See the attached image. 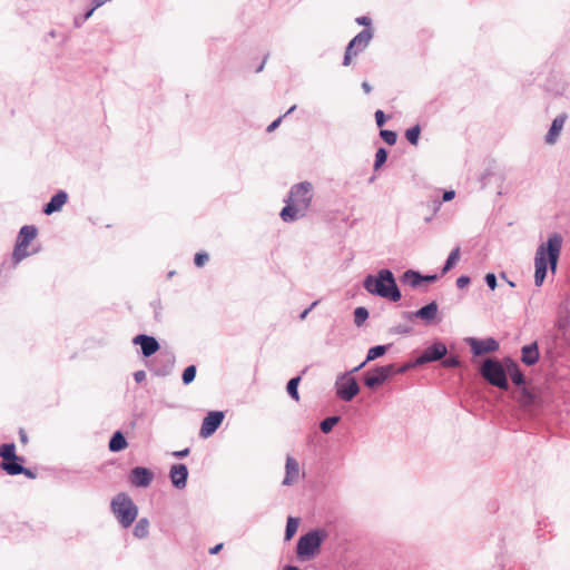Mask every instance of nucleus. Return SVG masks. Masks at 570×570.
<instances>
[{"instance_id":"nucleus-1","label":"nucleus","mask_w":570,"mask_h":570,"mask_svg":"<svg viewBox=\"0 0 570 570\" xmlns=\"http://www.w3.org/2000/svg\"><path fill=\"white\" fill-rule=\"evenodd\" d=\"M563 237L560 233H552L547 240L541 243L534 256V285L542 286L548 269L556 273L562 249Z\"/></svg>"},{"instance_id":"nucleus-2","label":"nucleus","mask_w":570,"mask_h":570,"mask_svg":"<svg viewBox=\"0 0 570 570\" xmlns=\"http://www.w3.org/2000/svg\"><path fill=\"white\" fill-rule=\"evenodd\" d=\"M362 285L368 294L390 302L396 303L402 298L401 289L390 268H381L376 274H367L363 278Z\"/></svg>"},{"instance_id":"nucleus-3","label":"nucleus","mask_w":570,"mask_h":570,"mask_svg":"<svg viewBox=\"0 0 570 570\" xmlns=\"http://www.w3.org/2000/svg\"><path fill=\"white\" fill-rule=\"evenodd\" d=\"M552 394L547 387L523 386L520 391L519 405L529 417H538L551 404Z\"/></svg>"},{"instance_id":"nucleus-4","label":"nucleus","mask_w":570,"mask_h":570,"mask_svg":"<svg viewBox=\"0 0 570 570\" xmlns=\"http://www.w3.org/2000/svg\"><path fill=\"white\" fill-rule=\"evenodd\" d=\"M327 538L325 529L316 528L302 534L296 543V557L299 561H309L314 559Z\"/></svg>"},{"instance_id":"nucleus-5","label":"nucleus","mask_w":570,"mask_h":570,"mask_svg":"<svg viewBox=\"0 0 570 570\" xmlns=\"http://www.w3.org/2000/svg\"><path fill=\"white\" fill-rule=\"evenodd\" d=\"M110 510L124 529L132 525L139 512L137 504L126 492H119L111 499Z\"/></svg>"},{"instance_id":"nucleus-6","label":"nucleus","mask_w":570,"mask_h":570,"mask_svg":"<svg viewBox=\"0 0 570 570\" xmlns=\"http://www.w3.org/2000/svg\"><path fill=\"white\" fill-rule=\"evenodd\" d=\"M480 373L492 386L503 391L509 390L508 366L504 363V357L502 360L497 357L487 358L481 366Z\"/></svg>"},{"instance_id":"nucleus-7","label":"nucleus","mask_w":570,"mask_h":570,"mask_svg":"<svg viewBox=\"0 0 570 570\" xmlns=\"http://www.w3.org/2000/svg\"><path fill=\"white\" fill-rule=\"evenodd\" d=\"M38 236V228L35 225H23L18 232L14 247L12 250L11 261L13 266L18 265L22 259L29 255L37 253L38 249L29 252L28 247L32 240Z\"/></svg>"},{"instance_id":"nucleus-8","label":"nucleus","mask_w":570,"mask_h":570,"mask_svg":"<svg viewBox=\"0 0 570 570\" xmlns=\"http://www.w3.org/2000/svg\"><path fill=\"white\" fill-rule=\"evenodd\" d=\"M374 37V30L372 28H364L356 36H354L345 47L344 58L342 65L347 67L352 62V58L363 52L370 41Z\"/></svg>"},{"instance_id":"nucleus-9","label":"nucleus","mask_w":570,"mask_h":570,"mask_svg":"<svg viewBox=\"0 0 570 570\" xmlns=\"http://www.w3.org/2000/svg\"><path fill=\"white\" fill-rule=\"evenodd\" d=\"M175 354L169 350L160 351L155 357L146 361V366L156 376H168L175 366Z\"/></svg>"},{"instance_id":"nucleus-10","label":"nucleus","mask_w":570,"mask_h":570,"mask_svg":"<svg viewBox=\"0 0 570 570\" xmlns=\"http://www.w3.org/2000/svg\"><path fill=\"white\" fill-rule=\"evenodd\" d=\"M336 396L344 402H351L361 391L354 376L338 374L334 384Z\"/></svg>"},{"instance_id":"nucleus-11","label":"nucleus","mask_w":570,"mask_h":570,"mask_svg":"<svg viewBox=\"0 0 570 570\" xmlns=\"http://www.w3.org/2000/svg\"><path fill=\"white\" fill-rule=\"evenodd\" d=\"M391 380V371L385 365H374L362 375L363 384L371 391H376L380 386Z\"/></svg>"},{"instance_id":"nucleus-12","label":"nucleus","mask_w":570,"mask_h":570,"mask_svg":"<svg viewBox=\"0 0 570 570\" xmlns=\"http://www.w3.org/2000/svg\"><path fill=\"white\" fill-rule=\"evenodd\" d=\"M312 188L313 186L309 181H301L291 187L286 198L301 206L303 212H306L312 204Z\"/></svg>"},{"instance_id":"nucleus-13","label":"nucleus","mask_w":570,"mask_h":570,"mask_svg":"<svg viewBox=\"0 0 570 570\" xmlns=\"http://www.w3.org/2000/svg\"><path fill=\"white\" fill-rule=\"evenodd\" d=\"M446 345L440 340H434L417 357L414 358L419 367H421L425 364L440 361L446 355Z\"/></svg>"},{"instance_id":"nucleus-14","label":"nucleus","mask_w":570,"mask_h":570,"mask_svg":"<svg viewBox=\"0 0 570 570\" xmlns=\"http://www.w3.org/2000/svg\"><path fill=\"white\" fill-rule=\"evenodd\" d=\"M464 342L470 346L473 356H481L488 353H494L500 348L499 341L494 337H465Z\"/></svg>"},{"instance_id":"nucleus-15","label":"nucleus","mask_w":570,"mask_h":570,"mask_svg":"<svg viewBox=\"0 0 570 570\" xmlns=\"http://www.w3.org/2000/svg\"><path fill=\"white\" fill-rule=\"evenodd\" d=\"M224 419V411H209L202 421L199 436L208 439L214 435V433L220 428Z\"/></svg>"},{"instance_id":"nucleus-16","label":"nucleus","mask_w":570,"mask_h":570,"mask_svg":"<svg viewBox=\"0 0 570 570\" xmlns=\"http://www.w3.org/2000/svg\"><path fill=\"white\" fill-rule=\"evenodd\" d=\"M132 344L140 347V354L144 358H149L160 351L158 340L148 334H137L132 338Z\"/></svg>"},{"instance_id":"nucleus-17","label":"nucleus","mask_w":570,"mask_h":570,"mask_svg":"<svg viewBox=\"0 0 570 570\" xmlns=\"http://www.w3.org/2000/svg\"><path fill=\"white\" fill-rule=\"evenodd\" d=\"M155 478V473L146 466L137 465L130 470L129 482L136 488H148Z\"/></svg>"},{"instance_id":"nucleus-18","label":"nucleus","mask_w":570,"mask_h":570,"mask_svg":"<svg viewBox=\"0 0 570 570\" xmlns=\"http://www.w3.org/2000/svg\"><path fill=\"white\" fill-rule=\"evenodd\" d=\"M415 318L421 320L425 325H432L440 321L439 315V305L436 301H431L430 303L423 305L419 309L413 312Z\"/></svg>"},{"instance_id":"nucleus-19","label":"nucleus","mask_w":570,"mask_h":570,"mask_svg":"<svg viewBox=\"0 0 570 570\" xmlns=\"http://www.w3.org/2000/svg\"><path fill=\"white\" fill-rule=\"evenodd\" d=\"M188 468L185 463H175L169 469V480L177 490H183L188 481Z\"/></svg>"},{"instance_id":"nucleus-20","label":"nucleus","mask_w":570,"mask_h":570,"mask_svg":"<svg viewBox=\"0 0 570 570\" xmlns=\"http://www.w3.org/2000/svg\"><path fill=\"white\" fill-rule=\"evenodd\" d=\"M68 198H69V196L66 190H63V189L57 190L50 197L49 202H47L42 206V213L45 215L49 216V215L60 212L62 209V207L67 204Z\"/></svg>"},{"instance_id":"nucleus-21","label":"nucleus","mask_w":570,"mask_h":570,"mask_svg":"<svg viewBox=\"0 0 570 570\" xmlns=\"http://www.w3.org/2000/svg\"><path fill=\"white\" fill-rule=\"evenodd\" d=\"M504 363L508 366V379L510 377L512 383L520 389V391L525 385V375L522 372L518 362L511 356H504Z\"/></svg>"},{"instance_id":"nucleus-22","label":"nucleus","mask_w":570,"mask_h":570,"mask_svg":"<svg viewBox=\"0 0 570 570\" xmlns=\"http://www.w3.org/2000/svg\"><path fill=\"white\" fill-rule=\"evenodd\" d=\"M520 360L527 366L535 365L541 357L539 344L537 341L523 345L520 350Z\"/></svg>"},{"instance_id":"nucleus-23","label":"nucleus","mask_w":570,"mask_h":570,"mask_svg":"<svg viewBox=\"0 0 570 570\" xmlns=\"http://www.w3.org/2000/svg\"><path fill=\"white\" fill-rule=\"evenodd\" d=\"M285 206L282 208L279 213V217L285 223L296 222L299 217L305 215L302 207L289 200L288 198L284 199Z\"/></svg>"},{"instance_id":"nucleus-24","label":"nucleus","mask_w":570,"mask_h":570,"mask_svg":"<svg viewBox=\"0 0 570 570\" xmlns=\"http://www.w3.org/2000/svg\"><path fill=\"white\" fill-rule=\"evenodd\" d=\"M567 119H568V115L566 112H562V114H559L552 120V122L549 127V130L544 137L546 144L553 145L557 142Z\"/></svg>"},{"instance_id":"nucleus-25","label":"nucleus","mask_w":570,"mask_h":570,"mask_svg":"<svg viewBox=\"0 0 570 570\" xmlns=\"http://www.w3.org/2000/svg\"><path fill=\"white\" fill-rule=\"evenodd\" d=\"M299 465L298 462L291 455H287L285 463V476L283 479V485H292L298 478Z\"/></svg>"},{"instance_id":"nucleus-26","label":"nucleus","mask_w":570,"mask_h":570,"mask_svg":"<svg viewBox=\"0 0 570 570\" xmlns=\"http://www.w3.org/2000/svg\"><path fill=\"white\" fill-rule=\"evenodd\" d=\"M24 462V456L17 455V459L0 461V469L10 476L20 475V469H22Z\"/></svg>"},{"instance_id":"nucleus-27","label":"nucleus","mask_w":570,"mask_h":570,"mask_svg":"<svg viewBox=\"0 0 570 570\" xmlns=\"http://www.w3.org/2000/svg\"><path fill=\"white\" fill-rule=\"evenodd\" d=\"M400 281L404 285H409L412 288H419L423 285L422 273L416 269L409 268L400 277Z\"/></svg>"},{"instance_id":"nucleus-28","label":"nucleus","mask_w":570,"mask_h":570,"mask_svg":"<svg viewBox=\"0 0 570 570\" xmlns=\"http://www.w3.org/2000/svg\"><path fill=\"white\" fill-rule=\"evenodd\" d=\"M127 448H128V441H127L125 434L120 430L115 431L111 434L109 442H108L109 451L117 453V452L124 451Z\"/></svg>"},{"instance_id":"nucleus-29","label":"nucleus","mask_w":570,"mask_h":570,"mask_svg":"<svg viewBox=\"0 0 570 570\" xmlns=\"http://www.w3.org/2000/svg\"><path fill=\"white\" fill-rule=\"evenodd\" d=\"M460 257H461V248L460 246H455L449 254V256L446 257L442 268H441V276H444L445 274H448L452 268L455 267V265L458 264V262L460 261Z\"/></svg>"},{"instance_id":"nucleus-30","label":"nucleus","mask_w":570,"mask_h":570,"mask_svg":"<svg viewBox=\"0 0 570 570\" xmlns=\"http://www.w3.org/2000/svg\"><path fill=\"white\" fill-rule=\"evenodd\" d=\"M386 366L391 371V379L395 375L404 374L413 368H417L419 365L416 364L415 358L410 360L406 363H403L402 365H395L393 363L386 364Z\"/></svg>"},{"instance_id":"nucleus-31","label":"nucleus","mask_w":570,"mask_h":570,"mask_svg":"<svg viewBox=\"0 0 570 570\" xmlns=\"http://www.w3.org/2000/svg\"><path fill=\"white\" fill-rule=\"evenodd\" d=\"M391 346L392 344H382L370 347L366 353L365 362H372L384 356Z\"/></svg>"},{"instance_id":"nucleus-32","label":"nucleus","mask_w":570,"mask_h":570,"mask_svg":"<svg viewBox=\"0 0 570 570\" xmlns=\"http://www.w3.org/2000/svg\"><path fill=\"white\" fill-rule=\"evenodd\" d=\"M132 534L137 539H145L149 534V520L147 518H140L134 529Z\"/></svg>"},{"instance_id":"nucleus-33","label":"nucleus","mask_w":570,"mask_h":570,"mask_svg":"<svg viewBox=\"0 0 570 570\" xmlns=\"http://www.w3.org/2000/svg\"><path fill=\"white\" fill-rule=\"evenodd\" d=\"M299 527V518L288 517L286 521L284 541H289L294 538Z\"/></svg>"},{"instance_id":"nucleus-34","label":"nucleus","mask_w":570,"mask_h":570,"mask_svg":"<svg viewBox=\"0 0 570 570\" xmlns=\"http://www.w3.org/2000/svg\"><path fill=\"white\" fill-rule=\"evenodd\" d=\"M301 381H302V375H296V376H293L292 379H289L286 384V392H287L288 396L294 401L299 400L298 385H299Z\"/></svg>"},{"instance_id":"nucleus-35","label":"nucleus","mask_w":570,"mask_h":570,"mask_svg":"<svg viewBox=\"0 0 570 570\" xmlns=\"http://www.w3.org/2000/svg\"><path fill=\"white\" fill-rule=\"evenodd\" d=\"M17 448L13 442L2 443L0 445V458L1 461H8L17 459Z\"/></svg>"},{"instance_id":"nucleus-36","label":"nucleus","mask_w":570,"mask_h":570,"mask_svg":"<svg viewBox=\"0 0 570 570\" xmlns=\"http://www.w3.org/2000/svg\"><path fill=\"white\" fill-rule=\"evenodd\" d=\"M422 128L420 124H415L414 126L407 128L404 132L405 139L412 146H417Z\"/></svg>"},{"instance_id":"nucleus-37","label":"nucleus","mask_w":570,"mask_h":570,"mask_svg":"<svg viewBox=\"0 0 570 570\" xmlns=\"http://www.w3.org/2000/svg\"><path fill=\"white\" fill-rule=\"evenodd\" d=\"M389 150L384 147H379L375 153L373 170L379 171L386 164Z\"/></svg>"},{"instance_id":"nucleus-38","label":"nucleus","mask_w":570,"mask_h":570,"mask_svg":"<svg viewBox=\"0 0 570 570\" xmlns=\"http://www.w3.org/2000/svg\"><path fill=\"white\" fill-rule=\"evenodd\" d=\"M341 416L340 415H331L326 416L324 420L320 423V430L324 434H328L333 431L334 426L340 422Z\"/></svg>"},{"instance_id":"nucleus-39","label":"nucleus","mask_w":570,"mask_h":570,"mask_svg":"<svg viewBox=\"0 0 570 570\" xmlns=\"http://www.w3.org/2000/svg\"><path fill=\"white\" fill-rule=\"evenodd\" d=\"M368 316H370L368 309L364 306H357L353 311L354 324L357 327L363 326L365 324V322L367 321Z\"/></svg>"},{"instance_id":"nucleus-40","label":"nucleus","mask_w":570,"mask_h":570,"mask_svg":"<svg viewBox=\"0 0 570 570\" xmlns=\"http://www.w3.org/2000/svg\"><path fill=\"white\" fill-rule=\"evenodd\" d=\"M197 374V367L194 364L188 365L185 367L181 374V382L184 385H189L195 381Z\"/></svg>"},{"instance_id":"nucleus-41","label":"nucleus","mask_w":570,"mask_h":570,"mask_svg":"<svg viewBox=\"0 0 570 570\" xmlns=\"http://www.w3.org/2000/svg\"><path fill=\"white\" fill-rule=\"evenodd\" d=\"M440 361H441V365L445 368H458L461 365V361H460L459 356L455 354H451V355L446 354Z\"/></svg>"},{"instance_id":"nucleus-42","label":"nucleus","mask_w":570,"mask_h":570,"mask_svg":"<svg viewBox=\"0 0 570 570\" xmlns=\"http://www.w3.org/2000/svg\"><path fill=\"white\" fill-rule=\"evenodd\" d=\"M380 137L389 146H393L397 141V132L390 129H380Z\"/></svg>"},{"instance_id":"nucleus-43","label":"nucleus","mask_w":570,"mask_h":570,"mask_svg":"<svg viewBox=\"0 0 570 570\" xmlns=\"http://www.w3.org/2000/svg\"><path fill=\"white\" fill-rule=\"evenodd\" d=\"M208 261L209 255L204 250L197 252L194 256V264L196 267H203Z\"/></svg>"},{"instance_id":"nucleus-44","label":"nucleus","mask_w":570,"mask_h":570,"mask_svg":"<svg viewBox=\"0 0 570 570\" xmlns=\"http://www.w3.org/2000/svg\"><path fill=\"white\" fill-rule=\"evenodd\" d=\"M376 126L382 129V127L386 124V121L390 119V116L386 115L383 110L377 109L374 114Z\"/></svg>"},{"instance_id":"nucleus-45","label":"nucleus","mask_w":570,"mask_h":570,"mask_svg":"<svg viewBox=\"0 0 570 570\" xmlns=\"http://www.w3.org/2000/svg\"><path fill=\"white\" fill-rule=\"evenodd\" d=\"M484 282L491 291H494L498 286V278L494 273H487L484 276Z\"/></svg>"},{"instance_id":"nucleus-46","label":"nucleus","mask_w":570,"mask_h":570,"mask_svg":"<svg viewBox=\"0 0 570 570\" xmlns=\"http://www.w3.org/2000/svg\"><path fill=\"white\" fill-rule=\"evenodd\" d=\"M494 176V171L492 167H488L484 173L480 177L481 187L484 188L489 183L490 178Z\"/></svg>"},{"instance_id":"nucleus-47","label":"nucleus","mask_w":570,"mask_h":570,"mask_svg":"<svg viewBox=\"0 0 570 570\" xmlns=\"http://www.w3.org/2000/svg\"><path fill=\"white\" fill-rule=\"evenodd\" d=\"M471 283V277L469 275H461L456 278V287L459 289H464L466 288Z\"/></svg>"},{"instance_id":"nucleus-48","label":"nucleus","mask_w":570,"mask_h":570,"mask_svg":"<svg viewBox=\"0 0 570 570\" xmlns=\"http://www.w3.org/2000/svg\"><path fill=\"white\" fill-rule=\"evenodd\" d=\"M441 205H442V200H440L439 197H434L426 204L428 208L431 209L432 214H434V215L440 210Z\"/></svg>"},{"instance_id":"nucleus-49","label":"nucleus","mask_w":570,"mask_h":570,"mask_svg":"<svg viewBox=\"0 0 570 570\" xmlns=\"http://www.w3.org/2000/svg\"><path fill=\"white\" fill-rule=\"evenodd\" d=\"M554 360H556V352L553 351V348L550 347L544 352L543 363H549L550 365H553Z\"/></svg>"},{"instance_id":"nucleus-50","label":"nucleus","mask_w":570,"mask_h":570,"mask_svg":"<svg viewBox=\"0 0 570 570\" xmlns=\"http://www.w3.org/2000/svg\"><path fill=\"white\" fill-rule=\"evenodd\" d=\"M411 332V327L404 324H399L391 328V333L394 334H409Z\"/></svg>"},{"instance_id":"nucleus-51","label":"nucleus","mask_w":570,"mask_h":570,"mask_svg":"<svg viewBox=\"0 0 570 570\" xmlns=\"http://www.w3.org/2000/svg\"><path fill=\"white\" fill-rule=\"evenodd\" d=\"M441 274H422V282L423 284H433L435 283Z\"/></svg>"},{"instance_id":"nucleus-52","label":"nucleus","mask_w":570,"mask_h":570,"mask_svg":"<svg viewBox=\"0 0 570 570\" xmlns=\"http://www.w3.org/2000/svg\"><path fill=\"white\" fill-rule=\"evenodd\" d=\"M356 23L364 26V28H372V19L367 16H361L355 19Z\"/></svg>"},{"instance_id":"nucleus-53","label":"nucleus","mask_w":570,"mask_h":570,"mask_svg":"<svg viewBox=\"0 0 570 570\" xmlns=\"http://www.w3.org/2000/svg\"><path fill=\"white\" fill-rule=\"evenodd\" d=\"M284 119V116H279L278 118H276L275 120H273L266 128V131L267 132H273L274 130H276L279 125L282 124Z\"/></svg>"},{"instance_id":"nucleus-54","label":"nucleus","mask_w":570,"mask_h":570,"mask_svg":"<svg viewBox=\"0 0 570 570\" xmlns=\"http://www.w3.org/2000/svg\"><path fill=\"white\" fill-rule=\"evenodd\" d=\"M317 304H318V301H314L308 307H306L304 311H302L298 315L299 321H304Z\"/></svg>"},{"instance_id":"nucleus-55","label":"nucleus","mask_w":570,"mask_h":570,"mask_svg":"<svg viewBox=\"0 0 570 570\" xmlns=\"http://www.w3.org/2000/svg\"><path fill=\"white\" fill-rule=\"evenodd\" d=\"M190 453V449L189 448H185L183 450H178V451H174L171 453V455L176 459H185L186 456H188Z\"/></svg>"},{"instance_id":"nucleus-56","label":"nucleus","mask_w":570,"mask_h":570,"mask_svg":"<svg viewBox=\"0 0 570 570\" xmlns=\"http://www.w3.org/2000/svg\"><path fill=\"white\" fill-rule=\"evenodd\" d=\"M454 197H455V191L453 189H449V190L443 191L442 198H440V200H442V204H443L446 202H451Z\"/></svg>"},{"instance_id":"nucleus-57","label":"nucleus","mask_w":570,"mask_h":570,"mask_svg":"<svg viewBox=\"0 0 570 570\" xmlns=\"http://www.w3.org/2000/svg\"><path fill=\"white\" fill-rule=\"evenodd\" d=\"M20 470H21V471H20V474H22V475L27 476L28 479L33 480V479H36V478H37V473H36L33 470H31L30 468H26V466L23 465V466H22V469H20Z\"/></svg>"},{"instance_id":"nucleus-58","label":"nucleus","mask_w":570,"mask_h":570,"mask_svg":"<svg viewBox=\"0 0 570 570\" xmlns=\"http://www.w3.org/2000/svg\"><path fill=\"white\" fill-rule=\"evenodd\" d=\"M150 305L154 307L155 318L157 321H160V309H161L160 299L151 302Z\"/></svg>"},{"instance_id":"nucleus-59","label":"nucleus","mask_w":570,"mask_h":570,"mask_svg":"<svg viewBox=\"0 0 570 570\" xmlns=\"http://www.w3.org/2000/svg\"><path fill=\"white\" fill-rule=\"evenodd\" d=\"M134 380L138 384L142 383L146 380V372L142 370L136 371L134 373Z\"/></svg>"},{"instance_id":"nucleus-60","label":"nucleus","mask_w":570,"mask_h":570,"mask_svg":"<svg viewBox=\"0 0 570 570\" xmlns=\"http://www.w3.org/2000/svg\"><path fill=\"white\" fill-rule=\"evenodd\" d=\"M368 362H365V360L358 364L357 366L353 367L352 370L344 372L343 374H350V376H354V374L358 373Z\"/></svg>"},{"instance_id":"nucleus-61","label":"nucleus","mask_w":570,"mask_h":570,"mask_svg":"<svg viewBox=\"0 0 570 570\" xmlns=\"http://www.w3.org/2000/svg\"><path fill=\"white\" fill-rule=\"evenodd\" d=\"M569 323H570L569 318H559L558 320L559 330L564 331L567 328V326L569 325Z\"/></svg>"},{"instance_id":"nucleus-62","label":"nucleus","mask_w":570,"mask_h":570,"mask_svg":"<svg viewBox=\"0 0 570 570\" xmlns=\"http://www.w3.org/2000/svg\"><path fill=\"white\" fill-rule=\"evenodd\" d=\"M223 547H224V543H222V542L217 543L214 547H212L208 552H209V554H217L223 549Z\"/></svg>"},{"instance_id":"nucleus-63","label":"nucleus","mask_w":570,"mask_h":570,"mask_svg":"<svg viewBox=\"0 0 570 570\" xmlns=\"http://www.w3.org/2000/svg\"><path fill=\"white\" fill-rule=\"evenodd\" d=\"M19 440L23 444H26L28 442V435H27V432L23 429L19 430Z\"/></svg>"},{"instance_id":"nucleus-64","label":"nucleus","mask_w":570,"mask_h":570,"mask_svg":"<svg viewBox=\"0 0 570 570\" xmlns=\"http://www.w3.org/2000/svg\"><path fill=\"white\" fill-rule=\"evenodd\" d=\"M361 87L365 94H370L372 91V86L367 81H363Z\"/></svg>"}]
</instances>
